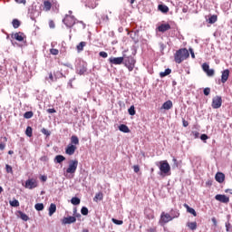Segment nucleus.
<instances>
[{"instance_id":"1","label":"nucleus","mask_w":232,"mask_h":232,"mask_svg":"<svg viewBox=\"0 0 232 232\" xmlns=\"http://www.w3.org/2000/svg\"><path fill=\"white\" fill-rule=\"evenodd\" d=\"M189 57V51L186 48H181L174 53V61L177 64H180Z\"/></svg>"},{"instance_id":"2","label":"nucleus","mask_w":232,"mask_h":232,"mask_svg":"<svg viewBox=\"0 0 232 232\" xmlns=\"http://www.w3.org/2000/svg\"><path fill=\"white\" fill-rule=\"evenodd\" d=\"M156 166L160 169V175L161 177H166L171 175V166H169V163H168V160H161L158 163H156Z\"/></svg>"},{"instance_id":"3","label":"nucleus","mask_w":232,"mask_h":232,"mask_svg":"<svg viewBox=\"0 0 232 232\" xmlns=\"http://www.w3.org/2000/svg\"><path fill=\"white\" fill-rule=\"evenodd\" d=\"M175 213L176 214L173 217H171L170 214L162 212L160 215V224L161 226H164V224H168V222H171L173 218H179V217H180V213L179 212H175Z\"/></svg>"},{"instance_id":"4","label":"nucleus","mask_w":232,"mask_h":232,"mask_svg":"<svg viewBox=\"0 0 232 232\" xmlns=\"http://www.w3.org/2000/svg\"><path fill=\"white\" fill-rule=\"evenodd\" d=\"M79 166V160H71L69 161V166L66 169L64 175H73L75 173V171H77V168Z\"/></svg>"},{"instance_id":"5","label":"nucleus","mask_w":232,"mask_h":232,"mask_svg":"<svg viewBox=\"0 0 232 232\" xmlns=\"http://www.w3.org/2000/svg\"><path fill=\"white\" fill-rule=\"evenodd\" d=\"M135 58L132 56L123 57V64L128 68L129 72H133V68H135Z\"/></svg>"},{"instance_id":"6","label":"nucleus","mask_w":232,"mask_h":232,"mask_svg":"<svg viewBox=\"0 0 232 232\" xmlns=\"http://www.w3.org/2000/svg\"><path fill=\"white\" fill-rule=\"evenodd\" d=\"M39 186V181L35 178H29L24 184L26 189H35Z\"/></svg>"},{"instance_id":"7","label":"nucleus","mask_w":232,"mask_h":232,"mask_svg":"<svg viewBox=\"0 0 232 232\" xmlns=\"http://www.w3.org/2000/svg\"><path fill=\"white\" fill-rule=\"evenodd\" d=\"M87 66L88 65L84 62L81 63V60H78L76 63V72L79 73V75H84L88 71Z\"/></svg>"},{"instance_id":"8","label":"nucleus","mask_w":232,"mask_h":232,"mask_svg":"<svg viewBox=\"0 0 232 232\" xmlns=\"http://www.w3.org/2000/svg\"><path fill=\"white\" fill-rule=\"evenodd\" d=\"M75 21H76L75 16L70 15V14H66L65 17L63 20V23L68 28H72V26H73V24H75Z\"/></svg>"},{"instance_id":"9","label":"nucleus","mask_w":232,"mask_h":232,"mask_svg":"<svg viewBox=\"0 0 232 232\" xmlns=\"http://www.w3.org/2000/svg\"><path fill=\"white\" fill-rule=\"evenodd\" d=\"M212 108L214 110H218L222 106V97L216 96L212 99Z\"/></svg>"},{"instance_id":"10","label":"nucleus","mask_w":232,"mask_h":232,"mask_svg":"<svg viewBox=\"0 0 232 232\" xmlns=\"http://www.w3.org/2000/svg\"><path fill=\"white\" fill-rule=\"evenodd\" d=\"M215 198L218 202H222V204H228V202H229V197H227L226 195L218 194V195L215 196Z\"/></svg>"},{"instance_id":"11","label":"nucleus","mask_w":232,"mask_h":232,"mask_svg":"<svg viewBox=\"0 0 232 232\" xmlns=\"http://www.w3.org/2000/svg\"><path fill=\"white\" fill-rule=\"evenodd\" d=\"M109 63L111 64H122L124 63V57H111Z\"/></svg>"},{"instance_id":"12","label":"nucleus","mask_w":232,"mask_h":232,"mask_svg":"<svg viewBox=\"0 0 232 232\" xmlns=\"http://www.w3.org/2000/svg\"><path fill=\"white\" fill-rule=\"evenodd\" d=\"M227 79H229V70L226 69L221 72V82L222 84H226L227 82Z\"/></svg>"},{"instance_id":"13","label":"nucleus","mask_w":232,"mask_h":232,"mask_svg":"<svg viewBox=\"0 0 232 232\" xmlns=\"http://www.w3.org/2000/svg\"><path fill=\"white\" fill-rule=\"evenodd\" d=\"M75 150H77V147L75 145L69 144L65 149V153L67 155H73V153H75Z\"/></svg>"},{"instance_id":"14","label":"nucleus","mask_w":232,"mask_h":232,"mask_svg":"<svg viewBox=\"0 0 232 232\" xmlns=\"http://www.w3.org/2000/svg\"><path fill=\"white\" fill-rule=\"evenodd\" d=\"M63 224H74V222H77V218L73 216H70L68 218H63Z\"/></svg>"},{"instance_id":"15","label":"nucleus","mask_w":232,"mask_h":232,"mask_svg":"<svg viewBox=\"0 0 232 232\" xmlns=\"http://www.w3.org/2000/svg\"><path fill=\"white\" fill-rule=\"evenodd\" d=\"M159 32H161L162 34H164V32H168V30H171V25H169V24H161L159 27H158Z\"/></svg>"},{"instance_id":"16","label":"nucleus","mask_w":232,"mask_h":232,"mask_svg":"<svg viewBox=\"0 0 232 232\" xmlns=\"http://www.w3.org/2000/svg\"><path fill=\"white\" fill-rule=\"evenodd\" d=\"M217 182H219V184H222V182H224V180L226 179V175H224V173L222 172H218L216 174V177H215Z\"/></svg>"},{"instance_id":"17","label":"nucleus","mask_w":232,"mask_h":232,"mask_svg":"<svg viewBox=\"0 0 232 232\" xmlns=\"http://www.w3.org/2000/svg\"><path fill=\"white\" fill-rule=\"evenodd\" d=\"M162 110H171L173 108V102H171L170 100L165 102L162 106H161Z\"/></svg>"},{"instance_id":"18","label":"nucleus","mask_w":232,"mask_h":232,"mask_svg":"<svg viewBox=\"0 0 232 232\" xmlns=\"http://www.w3.org/2000/svg\"><path fill=\"white\" fill-rule=\"evenodd\" d=\"M14 39H15L16 41H19L20 43L24 41V34H23V33H15L14 34Z\"/></svg>"},{"instance_id":"19","label":"nucleus","mask_w":232,"mask_h":232,"mask_svg":"<svg viewBox=\"0 0 232 232\" xmlns=\"http://www.w3.org/2000/svg\"><path fill=\"white\" fill-rule=\"evenodd\" d=\"M158 10H160V12H162V14H168V12H169V7H168V5H159Z\"/></svg>"},{"instance_id":"20","label":"nucleus","mask_w":232,"mask_h":232,"mask_svg":"<svg viewBox=\"0 0 232 232\" xmlns=\"http://www.w3.org/2000/svg\"><path fill=\"white\" fill-rule=\"evenodd\" d=\"M64 160H66V158L63 155H57L54 158L55 164H61V163L64 162Z\"/></svg>"},{"instance_id":"21","label":"nucleus","mask_w":232,"mask_h":232,"mask_svg":"<svg viewBox=\"0 0 232 232\" xmlns=\"http://www.w3.org/2000/svg\"><path fill=\"white\" fill-rule=\"evenodd\" d=\"M44 12H50L52 10V2L46 0L44 2Z\"/></svg>"},{"instance_id":"22","label":"nucleus","mask_w":232,"mask_h":232,"mask_svg":"<svg viewBox=\"0 0 232 232\" xmlns=\"http://www.w3.org/2000/svg\"><path fill=\"white\" fill-rule=\"evenodd\" d=\"M55 211H57V206L52 203L49 207V217H52Z\"/></svg>"},{"instance_id":"23","label":"nucleus","mask_w":232,"mask_h":232,"mask_svg":"<svg viewBox=\"0 0 232 232\" xmlns=\"http://www.w3.org/2000/svg\"><path fill=\"white\" fill-rule=\"evenodd\" d=\"M19 218L24 220V222H28L30 220V218H28V215L24 214L23 211H18Z\"/></svg>"},{"instance_id":"24","label":"nucleus","mask_w":232,"mask_h":232,"mask_svg":"<svg viewBox=\"0 0 232 232\" xmlns=\"http://www.w3.org/2000/svg\"><path fill=\"white\" fill-rule=\"evenodd\" d=\"M8 140L6 139V137H1L0 140V150L3 151V150H5V148H6V142Z\"/></svg>"},{"instance_id":"25","label":"nucleus","mask_w":232,"mask_h":232,"mask_svg":"<svg viewBox=\"0 0 232 232\" xmlns=\"http://www.w3.org/2000/svg\"><path fill=\"white\" fill-rule=\"evenodd\" d=\"M184 208H186L188 213H190L193 217H197V211H195L193 208H190L188 204H185Z\"/></svg>"},{"instance_id":"26","label":"nucleus","mask_w":232,"mask_h":232,"mask_svg":"<svg viewBox=\"0 0 232 232\" xmlns=\"http://www.w3.org/2000/svg\"><path fill=\"white\" fill-rule=\"evenodd\" d=\"M119 130L123 133H130V128L128 127V125L121 124L119 126Z\"/></svg>"},{"instance_id":"27","label":"nucleus","mask_w":232,"mask_h":232,"mask_svg":"<svg viewBox=\"0 0 232 232\" xmlns=\"http://www.w3.org/2000/svg\"><path fill=\"white\" fill-rule=\"evenodd\" d=\"M87 43L86 42H81L77 46H76V50L78 52H82L84 50V46H86Z\"/></svg>"},{"instance_id":"28","label":"nucleus","mask_w":232,"mask_h":232,"mask_svg":"<svg viewBox=\"0 0 232 232\" xmlns=\"http://www.w3.org/2000/svg\"><path fill=\"white\" fill-rule=\"evenodd\" d=\"M217 21H218V17L217 16V14H213L208 18L209 24H215Z\"/></svg>"},{"instance_id":"29","label":"nucleus","mask_w":232,"mask_h":232,"mask_svg":"<svg viewBox=\"0 0 232 232\" xmlns=\"http://www.w3.org/2000/svg\"><path fill=\"white\" fill-rule=\"evenodd\" d=\"M187 226L191 229V231H195V229H197V222L195 221L187 223Z\"/></svg>"},{"instance_id":"30","label":"nucleus","mask_w":232,"mask_h":232,"mask_svg":"<svg viewBox=\"0 0 232 232\" xmlns=\"http://www.w3.org/2000/svg\"><path fill=\"white\" fill-rule=\"evenodd\" d=\"M71 144H74V146H77V144H79V138L75 135H72L71 137Z\"/></svg>"},{"instance_id":"31","label":"nucleus","mask_w":232,"mask_h":232,"mask_svg":"<svg viewBox=\"0 0 232 232\" xmlns=\"http://www.w3.org/2000/svg\"><path fill=\"white\" fill-rule=\"evenodd\" d=\"M71 204L73 206H79V204H81V199L77 197H74L71 199Z\"/></svg>"},{"instance_id":"32","label":"nucleus","mask_w":232,"mask_h":232,"mask_svg":"<svg viewBox=\"0 0 232 232\" xmlns=\"http://www.w3.org/2000/svg\"><path fill=\"white\" fill-rule=\"evenodd\" d=\"M171 73V69H166L165 72L160 73V77L164 78Z\"/></svg>"},{"instance_id":"33","label":"nucleus","mask_w":232,"mask_h":232,"mask_svg":"<svg viewBox=\"0 0 232 232\" xmlns=\"http://www.w3.org/2000/svg\"><path fill=\"white\" fill-rule=\"evenodd\" d=\"M34 208L36 211H43V209H44V205L43 203H37L35 204Z\"/></svg>"},{"instance_id":"34","label":"nucleus","mask_w":232,"mask_h":232,"mask_svg":"<svg viewBox=\"0 0 232 232\" xmlns=\"http://www.w3.org/2000/svg\"><path fill=\"white\" fill-rule=\"evenodd\" d=\"M102 198H103L102 193L99 192L95 195L93 200L94 202H97L98 200H102Z\"/></svg>"},{"instance_id":"35","label":"nucleus","mask_w":232,"mask_h":232,"mask_svg":"<svg viewBox=\"0 0 232 232\" xmlns=\"http://www.w3.org/2000/svg\"><path fill=\"white\" fill-rule=\"evenodd\" d=\"M32 117H34V111H26L24 114V119H32Z\"/></svg>"},{"instance_id":"36","label":"nucleus","mask_w":232,"mask_h":232,"mask_svg":"<svg viewBox=\"0 0 232 232\" xmlns=\"http://www.w3.org/2000/svg\"><path fill=\"white\" fill-rule=\"evenodd\" d=\"M12 24L14 28H18L21 26V22L18 19H14Z\"/></svg>"},{"instance_id":"37","label":"nucleus","mask_w":232,"mask_h":232,"mask_svg":"<svg viewBox=\"0 0 232 232\" xmlns=\"http://www.w3.org/2000/svg\"><path fill=\"white\" fill-rule=\"evenodd\" d=\"M10 206H12V208H19V200L14 199L13 201H9Z\"/></svg>"},{"instance_id":"38","label":"nucleus","mask_w":232,"mask_h":232,"mask_svg":"<svg viewBox=\"0 0 232 232\" xmlns=\"http://www.w3.org/2000/svg\"><path fill=\"white\" fill-rule=\"evenodd\" d=\"M5 171L6 173H10L11 175H14V169H12V166L8 164L5 165Z\"/></svg>"},{"instance_id":"39","label":"nucleus","mask_w":232,"mask_h":232,"mask_svg":"<svg viewBox=\"0 0 232 232\" xmlns=\"http://www.w3.org/2000/svg\"><path fill=\"white\" fill-rule=\"evenodd\" d=\"M25 135H26L27 137H32V135H33L32 127L28 126V127L26 128Z\"/></svg>"},{"instance_id":"40","label":"nucleus","mask_w":232,"mask_h":232,"mask_svg":"<svg viewBox=\"0 0 232 232\" xmlns=\"http://www.w3.org/2000/svg\"><path fill=\"white\" fill-rule=\"evenodd\" d=\"M111 221L113 222V224H116V226H122V224H124V221L115 218H112Z\"/></svg>"},{"instance_id":"41","label":"nucleus","mask_w":232,"mask_h":232,"mask_svg":"<svg viewBox=\"0 0 232 232\" xmlns=\"http://www.w3.org/2000/svg\"><path fill=\"white\" fill-rule=\"evenodd\" d=\"M41 132H42L44 135H46V137H50V135H52V132H50V130H46V129H44V128H43V129L41 130Z\"/></svg>"},{"instance_id":"42","label":"nucleus","mask_w":232,"mask_h":232,"mask_svg":"<svg viewBox=\"0 0 232 232\" xmlns=\"http://www.w3.org/2000/svg\"><path fill=\"white\" fill-rule=\"evenodd\" d=\"M128 111H129V114H130V115H135V113H136L135 106L131 105V106L129 108Z\"/></svg>"},{"instance_id":"43","label":"nucleus","mask_w":232,"mask_h":232,"mask_svg":"<svg viewBox=\"0 0 232 232\" xmlns=\"http://www.w3.org/2000/svg\"><path fill=\"white\" fill-rule=\"evenodd\" d=\"M206 73L208 77H213V75H215V70L208 69Z\"/></svg>"},{"instance_id":"44","label":"nucleus","mask_w":232,"mask_h":232,"mask_svg":"<svg viewBox=\"0 0 232 232\" xmlns=\"http://www.w3.org/2000/svg\"><path fill=\"white\" fill-rule=\"evenodd\" d=\"M191 135L194 137V139H198L200 137V132L197 130H193L191 132Z\"/></svg>"},{"instance_id":"45","label":"nucleus","mask_w":232,"mask_h":232,"mask_svg":"<svg viewBox=\"0 0 232 232\" xmlns=\"http://www.w3.org/2000/svg\"><path fill=\"white\" fill-rule=\"evenodd\" d=\"M202 70H203V72H205V73H207L208 71L209 70V64H208V63H203V65H202Z\"/></svg>"},{"instance_id":"46","label":"nucleus","mask_w":232,"mask_h":232,"mask_svg":"<svg viewBox=\"0 0 232 232\" xmlns=\"http://www.w3.org/2000/svg\"><path fill=\"white\" fill-rule=\"evenodd\" d=\"M54 77H55V81H57V79H61V77H63V72H56L54 73Z\"/></svg>"},{"instance_id":"47","label":"nucleus","mask_w":232,"mask_h":232,"mask_svg":"<svg viewBox=\"0 0 232 232\" xmlns=\"http://www.w3.org/2000/svg\"><path fill=\"white\" fill-rule=\"evenodd\" d=\"M81 213L82 215H84V216L88 215V208L82 207L81 209Z\"/></svg>"},{"instance_id":"48","label":"nucleus","mask_w":232,"mask_h":232,"mask_svg":"<svg viewBox=\"0 0 232 232\" xmlns=\"http://www.w3.org/2000/svg\"><path fill=\"white\" fill-rule=\"evenodd\" d=\"M50 53H52V55H59V50L57 49H51Z\"/></svg>"},{"instance_id":"49","label":"nucleus","mask_w":232,"mask_h":232,"mask_svg":"<svg viewBox=\"0 0 232 232\" xmlns=\"http://www.w3.org/2000/svg\"><path fill=\"white\" fill-rule=\"evenodd\" d=\"M204 95H209L211 93V89L210 88H205L203 91Z\"/></svg>"},{"instance_id":"50","label":"nucleus","mask_w":232,"mask_h":232,"mask_svg":"<svg viewBox=\"0 0 232 232\" xmlns=\"http://www.w3.org/2000/svg\"><path fill=\"white\" fill-rule=\"evenodd\" d=\"M99 55H100V57H103V59H106V57H108V53L100 52Z\"/></svg>"},{"instance_id":"51","label":"nucleus","mask_w":232,"mask_h":232,"mask_svg":"<svg viewBox=\"0 0 232 232\" xmlns=\"http://www.w3.org/2000/svg\"><path fill=\"white\" fill-rule=\"evenodd\" d=\"M133 169L134 173H139V171H140V167H139V165H134Z\"/></svg>"},{"instance_id":"52","label":"nucleus","mask_w":232,"mask_h":232,"mask_svg":"<svg viewBox=\"0 0 232 232\" xmlns=\"http://www.w3.org/2000/svg\"><path fill=\"white\" fill-rule=\"evenodd\" d=\"M200 139H201V140H208L209 139V137H208L207 134H202V135L200 136Z\"/></svg>"},{"instance_id":"53","label":"nucleus","mask_w":232,"mask_h":232,"mask_svg":"<svg viewBox=\"0 0 232 232\" xmlns=\"http://www.w3.org/2000/svg\"><path fill=\"white\" fill-rule=\"evenodd\" d=\"M102 21H105L106 23H108V21H110V17L108 16V14H105L102 17Z\"/></svg>"},{"instance_id":"54","label":"nucleus","mask_w":232,"mask_h":232,"mask_svg":"<svg viewBox=\"0 0 232 232\" xmlns=\"http://www.w3.org/2000/svg\"><path fill=\"white\" fill-rule=\"evenodd\" d=\"M49 79H50L51 82H53L56 81V80H54L53 74L52 72L49 73Z\"/></svg>"},{"instance_id":"55","label":"nucleus","mask_w":232,"mask_h":232,"mask_svg":"<svg viewBox=\"0 0 232 232\" xmlns=\"http://www.w3.org/2000/svg\"><path fill=\"white\" fill-rule=\"evenodd\" d=\"M182 122H183V126H184V128H188V126H189V123L188 122V121H186V120H182Z\"/></svg>"},{"instance_id":"56","label":"nucleus","mask_w":232,"mask_h":232,"mask_svg":"<svg viewBox=\"0 0 232 232\" xmlns=\"http://www.w3.org/2000/svg\"><path fill=\"white\" fill-rule=\"evenodd\" d=\"M49 26H50V28H55V23H53V21L51 20V21L49 22Z\"/></svg>"},{"instance_id":"57","label":"nucleus","mask_w":232,"mask_h":232,"mask_svg":"<svg viewBox=\"0 0 232 232\" xmlns=\"http://www.w3.org/2000/svg\"><path fill=\"white\" fill-rule=\"evenodd\" d=\"M40 180H42V182H46V180H48V177L41 176Z\"/></svg>"},{"instance_id":"58","label":"nucleus","mask_w":232,"mask_h":232,"mask_svg":"<svg viewBox=\"0 0 232 232\" xmlns=\"http://www.w3.org/2000/svg\"><path fill=\"white\" fill-rule=\"evenodd\" d=\"M16 3H18L19 5H25L26 4V0H15Z\"/></svg>"},{"instance_id":"59","label":"nucleus","mask_w":232,"mask_h":232,"mask_svg":"<svg viewBox=\"0 0 232 232\" xmlns=\"http://www.w3.org/2000/svg\"><path fill=\"white\" fill-rule=\"evenodd\" d=\"M57 111H55V109H48L47 110V113H56Z\"/></svg>"},{"instance_id":"60","label":"nucleus","mask_w":232,"mask_h":232,"mask_svg":"<svg viewBox=\"0 0 232 232\" xmlns=\"http://www.w3.org/2000/svg\"><path fill=\"white\" fill-rule=\"evenodd\" d=\"M82 30H84L86 28V24H84L82 21L80 22Z\"/></svg>"},{"instance_id":"61","label":"nucleus","mask_w":232,"mask_h":232,"mask_svg":"<svg viewBox=\"0 0 232 232\" xmlns=\"http://www.w3.org/2000/svg\"><path fill=\"white\" fill-rule=\"evenodd\" d=\"M176 212L179 213L178 210H171V211H170V217H175V215H177Z\"/></svg>"},{"instance_id":"62","label":"nucleus","mask_w":232,"mask_h":232,"mask_svg":"<svg viewBox=\"0 0 232 232\" xmlns=\"http://www.w3.org/2000/svg\"><path fill=\"white\" fill-rule=\"evenodd\" d=\"M189 52L192 59H195V53L193 52V49H189Z\"/></svg>"},{"instance_id":"63","label":"nucleus","mask_w":232,"mask_h":232,"mask_svg":"<svg viewBox=\"0 0 232 232\" xmlns=\"http://www.w3.org/2000/svg\"><path fill=\"white\" fill-rule=\"evenodd\" d=\"M155 231H156L155 227H151L147 230V232H155Z\"/></svg>"},{"instance_id":"64","label":"nucleus","mask_w":232,"mask_h":232,"mask_svg":"<svg viewBox=\"0 0 232 232\" xmlns=\"http://www.w3.org/2000/svg\"><path fill=\"white\" fill-rule=\"evenodd\" d=\"M63 66H66L67 68H72L71 63H63Z\"/></svg>"}]
</instances>
